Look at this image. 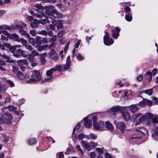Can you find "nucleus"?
<instances>
[{
    "instance_id": "f257e3e1",
    "label": "nucleus",
    "mask_w": 158,
    "mask_h": 158,
    "mask_svg": "<svg viewBox=\"0 0 158 158\" xmlns=\"http://www.w3.org/2000/svg\"><path fill=\"white\" fill-rule=\"evenodd\" d=\"M31 77V78L26 80V83H30L36 82L41 81L42 79L40 72L36 70H34L32 72Z\"/></svg>"
},
{
    "instance_id": "f03ea898",
    "label": "nucleus",
    "mask_w": 158,
    "mask_h": 158,
    "mask_svg": "<svg viewBox=\"0 0 158 158\" xmlns=\"http://www.w3.org/2000/svg\"><path fill=\"white\" fill-rule=\"evenodd\" d=\"M153 115L151 114L147 113L140 118L139 121L141 123L147 122L148 123H146V125L148 126H150V123H149V122H151V119Z\"/></svg>"
},
{
    "instance_id": "7ed1b4c3",
    "label": "nucleus",
    "mask_w": 158,
    "mask_h": 158,
    "mask_svg": "<svg viewBox=\"0 0 158 158\" xmlns=\"http://www.w3.org/2000/svg\"><path fill=\"white\" fill-rule=\"evenodd\" d=\"M2 119H3L4 123H9V122L12 119V116L9 113H5L1 115Z\"/></svg>"
},
{
    "instance_id": "20e7f679",
    "label": "nucleus",
    "mask_w": 158,
    "mask_h": 158,
    "mask_svg": "<svg viewBox=\"0 0 158 158\" xmlns=\"http://www.w3.org/2000/svg\"><path fill=\"white\" fill-rule=\"evenodd\" d=\"M105 34L106 35L104 37V42L105 44L106 45L112 44L113 41L111 38H110L108 32L106 31Z\"/></svg>"
},
{
    "instance_id": "39448f33",
    "label": "nucleus",
    "mask_w": 158,
    "mask_h": 158,
    "mask_svg": "<svg viewBox=\"0 0 158 158\" xmlns=\"http://www.w3.org/2000/svg\"><path fill=\"white\" fill-rule=\"evenodd\" d=\"M93 126L95 129L101 130L104 128L105 124L103 121H100L96 123H94Z\"/></svg>"
},
{
    "instance_id": "423d86ee",
    "label": "nucleus",
    "mask_w": 158,
    "mask_h": 158,
    "mask_svg": "<svg viewBox=\"0 0 158 158\" xmlns=\"http://www.w3.org/2000/svg\"><path fill=\"white\" fill-rule=\"evenodd\" d=\"M152 104V103L151 101L145 98H143V100L140 102L139 103V105L142 106L146 105L151 106Z\"/></svg>"
},
{
    "instance_id": "0eeeda50",
    "label": "nucleus",
    "mask_w": 158,
    "mask_h": 158,
    "mask_svg": "<svg viewBox=\"0 0 158 158\" xmlns=\"http://www.w3.org/2000/svg\"><path fill=\"white\" fill-rule=\"evenodd\" d=\"M55 7L53 6H46L44 8L45 9V12L49 16L52 15L53 13L52 10L55 9Z\"/></svg>"
},
{
    "instance_id": "6e6552de",
    "label": "nucleus",
    "mask_w": 158,
    "mask_h": 158,
    "mask_svg": "<svg viewBox=\"0 0 158 158\" xmlns=\"http://www.w3.org/2000/svg\"><path fill=\"white\" fill-rule=\"evenodd\" d=\"M116 127L121 131H123L126 128V125L123 122H118L116 123Z\"/></svg>"
},
{
    "instance_id": "1a4fd4ad",
    "label": "nucleus",
    "mask_w": 158,
    "mask_h": 158,
    "mask_svg": "<svg viewBox=\"0 0 158 158\" xmlns=\"http://www.w3.org/2000/svg\"><path fill=\"white\" fill-rule=\"evenodd\" d=\"M120 30V29L118 27H116L114 29L112 30V36L115 39H117Z\"/></svg>"
},
{
    "instance_id": "9d476101",
    "label": "nucleus",
    "mask_w": 158,
    "mask_h": 158,
    "mask_svg": "<svg viewBox=\"0 0 158 158\" xmlns=\"http://www.w3.org/2000/svg\"><path fill=\"white\" fill-rule=\"evenodd\" d=\"M49 55L50 57L54 60H56L58 59V56L54 50H52L50 52Z\"/></svg>"
},
{
    "instance_id": "9b49d317",
    "label": "nucleus",
    "mask_w": 158,
    "mask_h": 158,
    "mask_svg": "<svg viewBox=\"0 0 158 158\" xmlns=\"http://www.w3.org/2000/svg\"><path fill=\"white\" fill-rule=\"evenodd\" d=\"M81 143L82 146L88 151H90L91 150V147L89 143H86L85 142L84 140H82Z\"/></svg>"
},
{
    "instance_id": "f8f14e48",
    "label": "nucleus",
    "mask_w": 158,
    "mask_h": 158,
    "mask_svg": "<svg viewBox=\"0 0 158 158\" xmlns=\"http://www.w3.org/2000/svg\"><path fill=\"white\" fill-rule=\"evenodd\" d=\"M122 116L124 119L128 121L130 118V116L129 113L127 110H124L122 112Z\"/></svg>"
},
{
    "instance_id": "ddd939ff",
    "label": "nucleus",
    "mask_w": 158,
    "mask_h": 158,
    "mask_svg": "<svg viewBox=\"0 0 158 158\" xmlns=\"http://www.w3.org/2000/svg\"><path fill=\"white\" fill-rule=\"evenodd\" d=\"M34 6L36 8L35 10L39 13H41L44 9V7L40 4H36Z\"/></svg>"
},
{
    "instance_id": "4468645a",
    "label": "nucleus",
    "mask_w": 158,
    "mask_h": 158,
    "mask_svg": "<svg viewBox=\"0 0 158 158\" xmlns=\"http://www.w3.org/2000/svg\"><path fill=\"white\" fill-rule=\"evenodd\" d=\"M129 108L131 112L135 113L139 110V108L135 105H133L129 107Z\"/></svg>"
},
{
    "instance_id": "2eb2a0df",
    "label": "nucleus",
    "mask_w": 158,
    "mask_h": 158,
    "mask_svg": "<svg viewBox=\"0 0 158 158\" xmlns=\"http://www.w3.org/2000/svg\"><path fill=\"white\" fill-rule=\"evenodd\" d=\"M85 122L84 125L86 127H89L91 126L92 123V121L91 120H88L87 118H85L83 119Z\"/></svg>"
},
{
    "instance_id": "dca6fc26",
    "label": "nucleus",
    "mask_w": 158,
    "mask_h": 158,
    "mask_svg": "<svg viewBox=\"0 0 158 158\" xmlns=\"http://www.w3.org/2000/svg\"><path fill=\"white\" fill-rule=\"evenodd\" d=\"M53 14H54L56 15L57 18H62L63 17L62 14L60 13H59L55 8L52 10Z\"/></svg>"
},
{
    "instance_id": "f3484780",
    "label": "nucleus",
    "mask_w": 158,
    "mask_h": 158,
    "mask_svg": "<svg viewBox=\"0 0 158 158\" xmlns=\"http://www.w3.org/2000/svg\"><path fill=\"white\" fill-rule=\"evenodd\" d=\"M9 38L13 39L14 40L18 42L19 41V37L16 34H10L9 35Z\"/></svg>"
},
{
    "instance_id": "a211bd4d",
    "label": "nucleus",
    "mask_w": 158,
    "mask_h": 158,
    "mask_svg": "<svg viewBox=\"0 0 158 158\" xmlns=\"http://www.w3.org/2000/svg\"><path fill=\"white\" fill-rule=\"evenodd\" d=\"M40 23L39 20L34 19L33 22L30 24L31 26L33 28H35L37 27L38 25Z\"/></svg>"
},
{
    "instance_id": "6ab92c4d",
    "label": "nucleus",
    "mask_w": 158,
    "mask_h": 158,
    "mask_svg": "<svg viewBox=\"0 0 158 158\" xmlns=\"http://www.w3.org/2000/svg\"><path fill=\"white\" fill-rule=\"evenodd\" d=\"M41 39V38L39 36L36 37L35 42V46L37 47L39 45H40L42 43Z\"/></svg>"
},
{
    "instance_id": "aec40b11",
    "label": "nucleus",
    "mask_w": 158,
    "mask_h": 158,
    "mask_svg": "<svg viewBox=\"0 0 158 158\" xmlns=\"http://www.w3.org/2000/svg\"><path fill=\"white\" fill-rule=\"evenodd\" d=\"M2 58L4 59H7L6 61L7 62L12 63L15 62V61L13 60H10V56H7L6 55L3 54L2 55Z\"/></svg>"
},
{
    "instance_id": "412c9836",
    "label": "nucleus",
    "mask_w": 158,
    "mask_h": 158,
    "mask_svg": "<svg viewBox=\"0 0 158 158\" xmlns=\"http://www.w3.org/2000/svg\"><path fill=\"white\" fill-rule=\"evenodd\" d=\"M105 123L106 128L110 130H112L114 129L113 126L109 122L106 121L105 122Z\"/></svg>"
},
{
    "instance_id": "4be33fe9",
    "label": "nucleus",
    "mask_w": 158,
    "mask_h": 158,
    "mask_svg": "<svg viewBox=\"0 0 158 158\" xmlns=\"http://www.w3.org/2000/svg\"><path fill=\"white\" fill-rule=\"evenodd\" d=\"M19 32L22 35L26 36L27 38H29L30 35L29 33H27L26 31L23 29H20L19 30Z\"/></svg>"
},
{
    "instance_id": "5701e85b",
    "label": "nucleus",
    "mask_w": 158,
    "mask_h": 158,
    "mask_svg": "<svg viewBox=\"0 0 158 158\" xmlns=\"http://www.w3.org/2000/svg\"><path fill=\"white\" fill-rule=\"evenodd\" d=\"M57 27L59 29L63 27V21L62 20H58L56 23Z\"/></svg>"
},
{
    "instance_id": "b1692460",
    "label": "nucleus",
    "mask_w": 158,
    "mask_h": 158,
    "mask_svg": "<svg viewBox=\"0 0 158 158\" xmlns=\"http://www.w3.org/2000/svg\"><path fill=\"white\" fill-rule=\"evenodd\" d=\"M6 86L4 85H2L0 82V93L2 92H4L6 91ZM2 98V95L0 94V99Z\"/></svg>"
},
{
    "instance_id": "393cba45",
    "label": "nucleus",
    "mask_w": 158,
    "mask_h": 158,
    "mask_svg": "<svg viewBox=\"0 0 158 158\" xmlns=\"http://www.w3.org/2000/svg\"><path fill=\"white\" fill-rule=\"evenodd\" d=\"M120 110V107L118 106H116L112 107L111 110L113 112H117Z\"/></svg>"
},
{
    "instance_id": "a878e982",
    "label": "nucleus",
    "mask_w": 158,
    "mask_h": 158,
    "mask_svg": "<svg viewBox=\"0 0 158 158\" xmlns=\"http://www.w3.org/2000/svg\"><path fill=\"white\" fill-rule=\"evenodd\" d=\"M18 42H21L23 46H26L27 44V41L23 38H20Z\"/></svg>"
},
{
    "instance_id": "bb28decb",
    "label": "nucleus",
    "mask_w": 158,
    "mask_h": 158,
    "mask_svg": "<svg viewBox=\"0 0 158 158\" xmlns=\"http://www.w3.org/2000/svg\"><path fill=\"white\" fill-rule=\"evenodd\" d=\"M7 109L10 111H14L17 109V108L11 105L7 106Z\"/></svg>"
},
{
    "instance_id": "cd10ccee",
    "label": "nucleus",
    "mask_w": 158,
    "mask_h": 158,
    "mask_svg": "<svg viewBox=\"0 0 158 158\" xmlns=\"http://www.w3.org/2000/svg\"><path fill=\"white\" fill-rule=\"evenodd\" d=\"M143 92L145 94H148L149 95H152L153 92L152 89H151L145 90Z\"/></svg>"
},
{
    "instance_id": "c85d7f7f",
    "label": "nucleus",
    "mask_w": 158,
    "mask_h": 158,
    "mask_svg": "<svg viewBox=\"0 0 158 158\" xmlns=\"http://www.w3.org/2000/svg\"><path fill=\"white\" fill-rule=\"evenodd\" d=\"M40 23L41 24H44L47 23H49L50 22L48 19H44L43 20H39Z\"/></svg>"
},
{
    "instance_id": "c756f323",
    "label": "nucleus",
    "mask_w": 158,
    "mask_h": 158,
    "mask_svg": "<svg viewBox=\"0 0 158 158\" xmlns=\"http://www.w3.org/2000/svg\"><path fill=\"white\" fill-rule=\"evenodd\" d=\"M61 68V67L59 65H57L55 66L54 68H51L50 70L53 73V72L59 70Z\"/></svg>"
},
{
    "instance_id": "7c9ffc66",
    "label": "nucleus",
    "mask_w": 158,
    "mask_h": 158,
    "mask_svg": "<svg viewBox=\"0 0 158 158\" xmlns=\"http://www.w3.org/2000/svg\"><path fill=\"white\" fill-rule=\"evenodd\" d=\"M125 19L127 21L130 22L132 20V17L130 16L129 14H126L125 15Z\"/></svg>"
},
{
    "instance_id": "2f4dec72",
    "label": "nucleus",
    "mask_w": 158,
    "mask_h": 158,
    "mask_svg": "<svg viewBox=\"0 0 158 158\" xmlns=\"http://www.w3.org/2000/svg\"><path fill=\"white\" fill-rule=\"evenodd\" d=\"M131 138L133 139H138L141 138V136L137 134H134L131 135Z\"/></svg>"
},
{
    "instance_id": "473e14b6",
    "label": "nucleus",
    "mask_w": 158,
    "mask_h": 158,
    "mask_svg": "<svg viewBox=\"0 0 158 158\" xmlns=\"http://www.w3.org/2000/svg\"><path fill=\"white\" fill-rule=\"evenodd\" d=\"M17 52L19 53H20L21 55L22 56H23L24 57H26L27 56V55L25 53L24 51L23 50H21L20 49H18L17 50Z\"/></svg>"
},
{
    "instance_id": "72a5a7b5",
    "label": "nucleus",
    "mask_w": 158,
    "mask_h": 158,
    "mask_svg": "<svg viewBox=\"0 0 158 158\" xmlns=\"http://www.w3.org/2000/svg\"><path fill=\"white\" fill-rule=\"evenodd\" d=\"M48 47L47 45H44L42 46H40L38 47V50L39 51H41L43 49L46 48Z\"/></svg>"
},
{
    "instance_id": "f704fd0d",
    "label": "nucleus",
    "mask_w": 158,
    "mask_h": 158,
    "mask_svg": "<svg viewBox=\"0 0 158 158\" xmlns=\"http://www.w3.org/2000/svg\"><path fill=\"white\" fill-rule=\"evenodd\" d=\"M40 14H36L35 15L37 18H42L43 17H45L46 15L44 14L43 12V11L41 12V13H40Z\"/></svg>"
},
{
    "instance_id": "c9c22d12",
    "label": "nucleus",
    "mask_w": 158,
    "mask_h": 158,
    "mask_svg": "<svg viewBox=\"0 0 158 158\" xmlns=\"http://www.w3.org/2000/svg\"><path fill=\"white\" fill-rule=\"evenodd\" d=\"M38 34L43 35L45 36H46L48 35L47 32L44 30H43L41 31H40L38 32Z\"/></svg>"
},
{
    "instance_id": "e433bc0d",
    "label": "nucleus",
    "mask_w": 158,
    "mask_h": 158,
    "mask_svg": "<svg viewBox=\"0 0 158 158\" xmlns=\"http://www.w3.org/2000/svg\"><path fill=\"white\" fill-rule=\"evenodd\" d=\"M73 149V146L71 145H69V147L67 148L66 152H65V154L68 153L69 152H70L72 151V150Z\"/></svg>"
},
{
    "instance_id": "4c0bfd02",
    "label": "nucleus",
    "mask_w": 158,
    "mask_h": 158,
    "mask_svg": "<svg viewBox=\"0 0 158 158\" xmlns=\"http://www.w3.org/2000/svg\"><path fill=\"white\" fill-rule=\"evenodd\" d=\"M36 142V140L35 139H31L28 140L29 143L30 145L34 144Z\"/></svg>"
},
{
    "instance_id": "58836bf2",
    "label": "nucleus",
    "mask_w": 158,
    "mask_h": 158,
    "mask_svg": "<svg viewBox=\"0 0 158 158\" xmlns=\"http://www.w3.org/2000/svg\"><path fill=\"white\" fill-rule=\"evenodd\" d=\"M10 47V50L11 52L13 53H14L15 52V51L16 50V48L15 46H11L9 47Z\"/></svg>"
},
{
    "instance_id": "ea45409f",
    "label": "nucleus",
    "mask_w": 158,
    "mask_h": 158,
    "mask_svg": "<svg viewBox=\"0 0 158 158\" xmlns=\"http://www.w3.org/2000/svg\"><path fill=\"white\" fill-rule=\"evenodd\" d=\"M89 138H91L92 139H95L97 138V136L94 134H91L89 135H88Z\"/></svg>"
},
{
    "instance_id": "a19ab883",
    "label": "nucleus",
    "mask_w": 158,
    "mask_h": 158,
    "mask_svg": "<svg viewBox=\"0 0 158 158\" xmlns=\"http://www.w3.org/2000/svg\"><path fill=\"white\" fill-rule=\"evenodd\" d=\"M17 77L19 78L23 79V73L20 71L18 72L17 74Z\"/></svg>"
},
{
    "instance_id": "79ce46f5",
    "label": "nucleus",
    "mask_w": 158,
    "mask_h": 158,
    "mask_svg": "<svg viewBox=\"0 0 158 158\" xmlns=\"http://www.w3.org/2000/svg\"><path fill=\"white\" fill-rule=\"evenodd\" d=\"M91 148H93L96 147L98 143L97 142L95 143L93 142H91L89 143Z\"/></svg>"
},
{
    "instance_id": "37998d69",
    "label": "nucleus",
    "mask_w": 158,
    "mask_h": 158,
    "mask_svg": "<svg viewBox=\"0 0 158 158\" xmlns=\"http://www.w3.org/2000/svg\"><path fill=\"white\" fill-rule=\"evenodd\" d=\"M28 39H29V43L30 44H32L33 46H35V43L34 39L31 38H30V37Z\"/></svg>"
},
{
    "instance_id": "c03bdc74",
    "label": "nucleus",
    "mask_w": 158,
    "mask_h": 158,
    "mask_svg": "<svg viewBox=\"0 0 158 158\" xmlns=\"http://www.w3.org/2000/svg\"><path fill=\"white\" fill-rule=\"evenodd\" d=\"M28 59L30 61L32 62L34 61V57L31 54H30L28 55Z\"/></svg>"
},
{
    "instance_id": "a18cd8bd",
    "label": "nucleus",
    "mask_w": 158,
    "mask_h": 158,
    "mask_svg": "<svg viewBox=\"0 0 158 158\" xmlns=\"http://www.w3.org/2000/svg\"><path fill=\"white\" fill-rule=\"evenodd\" d=\"M77 57L78 60H82L84 58V57L80 53L78 55Z\"/></svg>"
},
{
    "instance_id": "49530a36",
    "label": "nucleus",
    "mask_w": 158,
    "mask_h": 158,
    "mask_svg": "<svg viewBox=\"0 0 158 158\" xmlns=\"http://www.w3.org/2000/svg\"><path fill=\"white\" fill-rule=\"evenodd\" d=\"M85 138L84 135L83 134H80L78 135V139L79 140H81Z\"/></svg>"
},
{
    "instance_id": "de8ad7c7",
    "label": "nucleus",
    "mask_w": 158,
    "mask_h": 158,
    "mask_svg": "<svg viewBox=\"0 0 158 158\" xmlns=\"http://www.w3.org/2000/svg\"><path fill=\"white\" fill-rule=\"evenodd\" d=\"M76 148L80 152L81 154H83V152L82 149L81 148L80 146L79 145H77L76 146Z\"/></svg>"
},
{
    "instance_id": "09e8293b",
    "label": "nucleus",
    "mask_w": 158,
    "mask_h": 158,
    "mask_svg": "<svg viewBox=\"0 0 158 158\" xmlns=\"http://www.w3.org/2000/svg\"><path fill=\"white\" fill-rule=\"evenodd\" d=\"M7 83L11 87H13L15 85L14 83L11 81L10 80H8L7 81Z\"/></svg>"
},
{
    "instance_id": "8fccbe9b",
    "label": "nucleus",
    "mask_w": 158,
    "mask_h": 158,
    "mask_svg": "<svg viewBox=\"0 0 158 158\" xmlns=\"http://www.w3.org/2000/svg\"><path fill=\"white\" fill-rule=\"evenodd\" d=\"M52 73H53L50 70H49L47 71L46 73V74L47 76L50 77L52 75Z\"/></svg>"
},
{
    "instance_id": "3c124183",
    "label": "nucleus",
    "mask_w": 158,
    "mask_h": 158,
    "mask_svg": "<svg viewBox=\"0 0 158 158\" xmlns=\"http://www.w3.org/2000/svg\"><path fill=\"white\" fill-rule=\"evenodd\" d=\"M152 122L155 123H158V117H155L153 118Z\"/></svg>"
},
{
    "instance_id": "603ef678",
    "label": "nucleus",
    "mask_w": 158,
    "mask_h": 158,
    "mask_svg": "<svg viewBox=\"0 0 158 158\" xmlns=\"http://www.w3.org/2000/svg\"><path fill=\"white\" fill-rule=\"evenodd\" d=\"M36 30H31L30 31V34L33 36H35L36 35Z\"/></svg>"
},
{
    "instance_id": "864d4df0",
    "label": "nucleus",
    "mask_w": 158,
    "mask_h": 158,
    "mask_svg": "<svg viewBox=\"0 0 158 158\" xmlns=\"http://www.w3.org/2000/svg\"><path fill=\"white\" fill-rule=\"evenodd\" d=\"M147 75H148L149 76V77L150 78L149 82H150L152 78V73L151 72H147L146 73Z\"/></svg>"
},
{
    "instance_id": "5fc2aeb1",
    "label": "nucleus",
    "mask_w": 158,
    "mask_h": 158,
    "mask_svg": "<svg viewBox=\"0 0 158 158\" xmlns=\"http://www.w3.org/2000/svg\"><path fill=\"white\" fill-rule=\"evenodd\" d=\"M59 158H64V155L63 152H60L57 153Z\"/></svg>"
},
{
    "instance_id": "6e6d98bb",
    "label": "nucleus",
    "mask_w": 158,
    "mask_h": 158,
    "mask_svg": "<svg viewBox=\"0 0 158 158\" xmlns=\"http://www.w3.org/2000/svg\"><path fill=\"white\" fill-rule=\"evenodd\" d=\"M32 51V52H31L32 55H32L33 56H37L39 55V53L37 52H36V51Z\"/></svg>"
},
{
    "instance_id": "4d7b16f0",
    "label": "nucleus",
    "mask_w": 158,
    "mask_h": 158,
    "mask_svg": "<svg viewBox=\"0 0 158 158\" xmlns=\"http://www.w3.org/2000/svg\"><path fill=\"white\" fill-rule=\"evenodd\" d=\"M25 47L27 49L29 50L30 51H32V48L31 45L27 44Z\"/></svg>"
},
{
    "instance_id": "13d9d810",
    "label": "nucleus",
    "mask_w": 158,
    "mask_h": 158,
    "mask_svg": "<svg viewBox=\"0 0 158 158\" xmlns=\"http://www.w3.org/2000/svg\"><path fill=\"white\" fill-rule=\"evenodd\" d=\"M70 67L69 64L67 63L64 65L63 68L64 69H69Z\"/></svg>"
},
{
    "instance_id": "bf43d9fd",
    "label": "nucleus",
    "mask_w": 158,
    "mask_h": 158,
    "mask_svg": "<svg viewBox=\"0 0 158 158\" xmlns=\"http://www.w3.org/2000/svg\"><path fill=\"white\" fill-rule=\"evenodd\" d=\"M143 76L142 75H140L137 77V80L139 81H141L143 78Z\"/></svg>"
},
{
    "instance_id": "052dcab7",
    "label": "nucleus",
    "mask_w": 158,
    "mask_h": 158,
    "mask_svg": "<svg viewBox=\"0 0 158 158\" xmlns=\"http://www.w3.org/2000/svg\"><path fill=\"white\" fill-rule=\"evenodd\" d=\"M124 9L126 11V13L129 12L131 11V9L128 6H127L125 7Z\"/></svg>"
},
{
    "instance_id": "680f3d73",
    "label": "nucleus",
    "mask_w": 158,
    "mask_h": 158,
    "mask_svg": "<svg viewBox=\"0 0 158 158\" xmlns=\"http://www.w3.org/2000/svg\"><path fill=\"white\" fill-rule=\"evenodd\" d=\"M96 150L99 153H103V151L100 148H96Z\"/></svg>"
},
{
    "instance_id": "e2e57ef3",
    "label": "nucleus",
    "mask_w": 158,
    "mask_h": 158,
    "mask_svg": "<svg viewBox=\"0 0 158 158\" xmlns=\"http://www.w3.org/2000/svg\"><path fill=\"white\" fill-rule=\"evenodd\" d=\"M97 119V117L96 116H94L93 118V124L94 123H98L96 121Z\"/></svg>"
},
{
    "instance_id": "0e129e2a",
    "label": "nucleus",
    "mask_w": 158,
    "mask_h": 158,
    "mask_svg": "<svg viewBox=\"0 0 158 158\" xmlns=\"http://www.w3.org/2000/svg\"><path fill=\"white\" fill-rule=\"evenodd\" d=\"M64 32L63 31L59 32L57 34V36L58 37H60L64 34Z\"/></svg>"
},
{
    "instance_id": "69168bd1",
    "label": "nucleus",
    "mask_w": 158,
    "mask_h": 158,
    "mask_svg": "<svg viewBox=\"0 0 158 158\" xmlns=\"http://www.w3.org/2000/svg\"><path fill=\"white\" fill-rule=\"evenodd\" d=\"M42 43L46 44L48 42V41L47 38H45L41 40Z\"/></svg>"
},
{
    "instance_id": "338daca9",
    "label": "nucleus",
    "mask_w": 158,
    "mask_h": 158,
    "mask_svg": "<svg viewBox=\"0 0 158 158\" xmlns=\"http://www.w3.org/2000/svg\"><path fill=\"white\" fill-rule=\"evenodd\" d=\"M95 154L94 152H91L90 154V158H95Z\"/></svg>"
},
{
    "instance_id": "774afa93",
    "label": "nucleus",
    "mask_w": 158,
    "mask_h": 158,
    "mask_svg": "<svg viewBox=\"0 0 158 158\" xmlns=\"http://www.w3.org/2000/svg\"><path fill=\"white\" fill-rule=\"evenodd\" d=\"M10 98L8 97H6V99H5L4 103H6L10 102Z\"/></svg>"
}]
</instances>
